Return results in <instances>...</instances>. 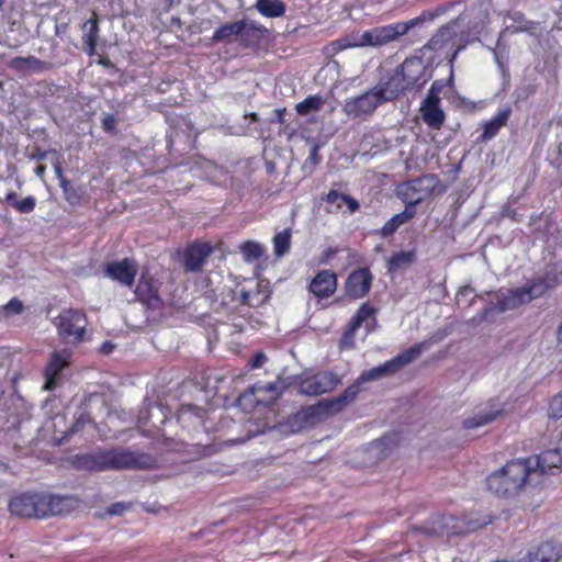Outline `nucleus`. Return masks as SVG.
<instances>
[{"mask_svg": "<svg viewBox=\"0 0 562 562\" xmlns=\"http://www.w3.org/2000/svg\"><path fill=\"white\" fill-rule=\"evenodd\" d=\"M423 19L415 18L406 22H396L389 25L375 26L362 33L351 34L347 37L334 42L336 50H342L352 47H378L390 42L396 41L408 31L418 25Z\"/></svg>", "mask_w": 562, "mask_h": 562, "instance_id": "obj_4", "label": "nucleus"}, {"mask_svg": "<svg viewBox=\"0 0 562 562\" xmlns=\"http://www.w3.org/2000/svg\"><path fill=\"white\" fill-rule=\"evenodd\" d=\"M213 252V247L206 241H194L190 244L183 252V268L186 271L198 272L200 271L206 259Z\"/></svg>", "mask_w": 562, "mask_h": 562, "instance_id": "obj_14", "label": "nucleus"}, {"mask_svg": "<svg viewBox=\"0 0 562 562\" xmlns=\"http://www.w3.org/2000/svg\"><path fill=\"white\" fill-rule=\"evenodd\" d=\"M396 100L386 82H379L363 93L346 99L342 111L351 119L367 120L379 106Z\"/></svg>", "mask_w": 562, "mask_h": 562, "instance_id": "obj_5", "label": "nucleus"}, {"mask_svg": "<svg viewBox=\"0 0 562 562\" xmlns=\"http://www.w3.org/2000/svg\"><path fill=\"white\" fill-rule=\"evenodd\" d=\"M5 0H0V8L4 4Z\"/></svg>", "mask_w": 562, "mask_h": 562, "instance_id": "obj_62", "label": "nucleus"}, {"mask_svg": "<svg viewBox=\"0 0 562 562\" xmlns=\"http://www.w3.org/2000/svg\"><path fill=\"white\" fill-rule=\"evenodd\" d=\"M269 297V292L261 289L258 283L252 288L241 289L240 291V303L249 307H259L263 305Z\"/></svg>", "mask_w": 562, "mask_h": 562, "instance_id": "obj_28", "label": "nucleus"}, {"mask_svg": "<svg viewBox=\"0 0 562 562\" xmlns=\"http://www.w3.org/2000/svg\"><path fill=\"white\" fill-rule=\"evenodd\" d=\"M562 467V453L559 449H548L542 451L532 460V468L537 469L535 476L547 473H553Z\"/></svg>", "mask_w": 562, "mask_h": 562, "instance_id": "obj_20", "label": "nucleus"}, {"mask_svg": "<svg viewBox=\"0 0 562 562\" xmlns=\"http://www.w3.org/2000/svg\"><path fill=\"white\" fill-rule=\"evenodd\" d=\"M324 200L328 204L337 203V207L338 209L341 207V204L338 203V201H341V202L347 204L348 210H349L350 213H355V212L359 211V209H360V203L355 198H352V196H350L348 194H345V193H340V192H338L337 190H334V189L328 191V193L326 194Z\"/></svg>", "mask_w": 562, "mask_h": 562, "instance_id": "obj_36", "label": "nucleus"}, {"mask_svg": "<svg viewBox=\"0 0 562 562\" xmlns=\"http://www.w3.org/2000/svg\"><path fill=\"white\" fill-rule=\"evenodd\" d=\"M85 25L89 26L88 32L85 33L82 37V42L86 46V53L89 56H94L97 53V43L99 38V21L97 14L93 13V16L89 19Z\"/></svg>", "mask_w": 562, "mask_h": 562, "instance_id": "obj_30", "label": "nucleus"}, {"mask_svg": "<svg viewBox=\"0 0 562 562\" xmlns=\"http://www.w3.org/2000/svg\"><path fill=\"white\" fill-rule=\"evenodd\" d=\"M416 260L415 250H401L394 252L387 260L389 271H398L411 266Z\"/></svg>", "mask_w": 562, "mask_h": 562, "instance_id": "obj_33", "label": "nucleus"}, {"mask_svg": "<svg viewBox=\"0 0 562 562\" xmlns=\"http://www.w3.org/2000/svg\"><path fill=\"white\" fill-rule=\"evenodd\" d=\"M91 423V418L88 414H81L72 424V426L69 429L70 434L78 432L83 429V427Z\"/></svg>", "mask_w": 562, "mask_h": 562, "instance_id": "obj_47", "label": "nucleus"}, {"mask_svg": "<svg viewBox=\"0 0 562 562\" xmlns=\"http://www.w3.org/2000/svg\"><path fill=\"white\" fill-rule=\"evenodd\" d=\"M267 362V356L263 352H257L248 362L251 369L261 368Z\"/></svg>", "mask_w": 562, "mask_h": 562, "instance_id": "obj_49", "label": "nucleus"}, {"mask_svg": "<svg viewBox=\"0 0 562 562\" xmlns=\"http://www.w3.org/2000/svg\"><path fill=\"white\" fill-rule=\"evenodd\" d=\"M116 121L113 115H106L102 120V127L105 132L113 131L115 128Z\"/></svg>", "mask_w": 562, "mask_h": 562, "instance_id": "obj_52", "label": "nucleus"}, {"mask_svg": "<svg viewBox=\"0 0 562 562\" xmlns=\"http://www.w3.org/2000/svg\"><path fill=\"white\" fill-rule=\"evenodd\" d=\"M530 302V296L526 295V291L521 288L512 289L502 293L495 304L498 312L515 310L520 305Z\"/></svg>", "mask_w": 562, "mask_h": 562, "instance_id": "obj_24", "label": "nucleus"}, {"mask_svg": "<svg viewBox=\"0 0 562 562\" xmlns=\"http://www.w3.org/2000/svg\"><path fill=\"white\" fill-rule=\"evenodd\" d=\"M512 114V109L509 106H506L505 109L501 110L494 117H492L490 121L485 122L483 125V133L479 137L480 142H487L492 138H494L502 127H504Z\"/></svg>", "mask_w": 562, "mask_h": 562, "instance_id": "obj_26", "label": "nucleus"}, {"mask_svg": "<svg viewBox=\"0 0 562 562\" xmlns=\"http://www.w3.org/2000/svg\"><path fill=\"white\" fill-rule=\"evenodd\" d=\"M357 331L349 333V324L347 325V328L345 329L342 337H341V344L347 345L349 347H352L355 344V336Z\"/></svg>", "mask_w": 562, "mask_h": 562, "instance_id": "obj_50", "label": "nucleus"}, {"mask_svg": "<svg viewBox=\"0 0 562 562\" xmlns=\"http://www.w3.org/2000/svg\"><path fill=\"white\" fill-rule=\"evenodd\" d=\"M424 346L425 342L415 344L414 346L407 348L403 352L396 355L391 360H387L378 367L363 371L357 378V381L361 385L362 383L366 382L375 381L384 376L393 375L402 368L416 360L422 355Z\"/></svg>", "mask_w": 562, "mask_h": 562, "instance_id": "obj_7", "label": "nucleus"}, {"mask_svg": "<svg viewBox=\"0 0 562 562\" xmlns=\"http://www.w3.org/2000/svg\"><path fill=\"white\" fill-rule=\"evenodd\" d=\"M236 404L246 412H250L259 406L252 385L237 397Z\"/></svg>", "mask_w": 562, "mask_h": 562, "instance_id": "obj_40", "label": "nucleus"}, {"mask_svg": "<svg viewBox=\"0 0 562 562\" xmlns=\"http://www.w3.org/2000/svg\"><path fill=\"white\" fill-rule=\"evenodd\" d=\"M276 116L278 123H284L285 117V109H278L276 110Z\"/></svg>", "mask_w": 562, "mask_h": 562, "instance_id": "obj_56", "label": "nucleus"}, {"mask_svg": "<svg viewBox=\"0 0 562 562\" xmlns=\"http://www.w3.org/2000/svg\"><path fill=\"white\" fill-rule=\"evenodd\" d=\"M450 40L449 32L440 31L435 34L426 44V47L431 50H441L443 49Z\"/></svg>", "mask_w": 562, "mask_h": 562, "instance_id": "obj_42", "label": "nucleus"}, {"mask_svg": "<svg viewBox=\"0 0 562 562\" xmlns=\"http://www.w3.org/2000/svg\"><path fill=\"white\" fill-rule=\"evenodd\" d=\"M3 310L8 314H20L23 312L24 305L19 299L13 297L5 305H3Z\"/></svg>", "mask_w": 562, "mask_h": 562, "instance_id": "obj_46", "label": "nucleus"}, {"mask_svg": "<svg viewBox=\"0 0 562 562\" xmlns=\"http://www.w3.org/2000/svg\"><path fill=\"white\" fill-rule=\"evenodd\" d=\"M326 99L321 94H311L295 105L299 115L305 116L311 112H318L325 105Z\"/></svg>", "mask_w": 562, "mask_h": 562, "instance_id": "obj_34", "label": "nucleus"}, {"mask_svg": "<svg viewBox=\"0 0 562 562\" xmlns=\"http://www.w3.org/2000/svg\"><path fill=\"white\" fill-rule=\"evenodd\" d=\"M4 202L22 214L33 212L36 206V199L34 196L29 195L23 200H18V194L13 191L7 193Z\"/></svg>", "mask_w": 562, "mask_h": 562, "instance_id": "obj_35", "label": "nucleus"}, {"mask_svg": "<svg viewBox=\"0 0 562 562\" xmlns=\"http://www.w3.org/2000/svg\"><path fill=\"white\" fill-rule=\"evenodd\" d=\"M137 272V263L132 258L110 261L104 266L105 276L126 288L134 286Z\"/></svg>", "mask_w": 562, "mask_h": 562, "instance_id": "obj_11", "label": "nucleus"}, {"mask_svg": "<svg viewBox=\"0 0 562 562\" xmlns=\"http://www.w3.org/2000/svg\"><path fill=\"white\" fill-rule=\"evenodd\" d=\"M496 562H507V561H496Z\"/></svg>", "mask_w": 562, "mask_h": 562, "instance_id": "obj_63", "label": "nucleus"}, {"mask_svg": "<svg viewBox=\"0 0 562 562\" xmlns=\"http://www.w3.org/2000/svg\"><path fill=\"white\" fill-rule=\"evenodd\" d=\"M338 286V276L333 270H319L308 284V291L318 301L333 296Z\"/></svg>", "mask_w": 562, "mask_h": 562, "instance_id": "obj_13", "label": "nucleus"}, {"mask_svg": "<svg viewBox=\"0 0 562 562\" xmlns=\"http://www.w3.org/2000/svg\"><path fill=\"white\" fill-rule=\"evenodd\" d=\"M244 30V19L225 23L217 27L212 36L214 43L229 44L239 40V35Z\"/></svg>", "mask_w": 562, "mask_h": 562, "instance_id": "obj_27", "label": "nucleus"}, {"mask_svg": "<svg viewBox=\"0 0 562 562\" xmlns=\"http://www.w3.org/2000/svg\"><path fill=\"white\" fill-rule=\"evenodd\" d=\"M44 172H45V166L40 165V166H37V167H36V173H37V175H40V176H41V175H43Z\"/></svg>", "mask_w": 562, "mask_h": 562, "instance_id": "obj_58", "label": "nucleus"}, {"mask_svg": "<svg viewBox=\"0 0 562 562\" xmlns=\"http://www.w3.org/2000/svg\"><path fill=\"white\" fill-rule=\"evenodd\" d=\"M548 415L551 418L562 417V394L552 397L548 407Z\"/></svg>", "mask_w": 562, "mask_h": 562, "instance_id": "obj_45", "label": "nucleus"}, {"mask_svg": "<svg viewBox=\"0 0 562 562\" xmlns=\"http://www.w3.org/2000/svg\"><path fill=\"white\" fill-rule=\"evenodd\" d=\"M536 472L531 458L510 460L486 477V486L497 497L513 498L525 491Z\"/></svg>", "mask_w": 562, "mask_h": 562, "instance_id": "obj_3", "label": "nucleus"}, {"mask_svg": "<svg viewBox=\"0 0 562 562\" xmlns=\"http://www.w3.org/2000/svg\"><path fill=\"white\" fill-rule=\"evenodd\" d=\"M562 558L561 548L553 541H544L518 562H558Z\"/></svg>", "mask_w": 562, "mask_h": 562, "instance_id": "obj_17", "label": "nucleus"}, {"mask_svg": "<svg viewBox=\"0 0 562 562\" xmlns=\"http://www.w3.org/2000/svg\"><path fill=\"white\" fill-rule=\"evenodd\" d=\"M423 121L432 130H440L445 123L446 114L440 104H422Z\"/></svg>", "mask_w": 562, "mask_h": 562, "instance_id": "obj_29", "label": "nucleus"}, {"mask_svg": "<svg viewBox=\"0 0 562 562\" xmlns=\"http://www.w3.org/2000/svg\"><path fill=\"white\" fill-rule=\"evenodd\" d=\"M498 414L499 413L476 415L474 417L465 419L463 422V427L465 429H472V428H476V427L486 425V424L491 423L492 420H494Z\"/></svg>", "mask_w": 562, "mask_h": 562, "instance_id": "obj_41", "label": "nucleus"}, {"mask_svg": "<svg viewBox=\"0 0 562 562\" xmlns=\"http://www.w3.org/2000/svg\"><path fill=\"white\" fill-rule=\"evenodd\" d=\"M273 252L277 257H282L289 252L291 247V231L289 228L279 232L273 237Z\"/></svg>", "mask_w": 562, "mask_h": 562, "instance_id": "obj_39", "label": "nucleus"}, {"mask_svg": "<svg viewBox=\"0 0 562 562\" xmlns=\"http://www.w3.org/2000/svg\"><path fill=\"white\" fill-rule=\"evenodd\" d=\"M337 254V249L333 248V247H328L326 250H324L323 255H322V258H321V263H328L330 261V259Z\"/></svg>", "mask_w": 562, "mask_h": 562, "instance_id": "obj_53", "label": "nucleus"}, {"mask_svg": "<svg viewBox=\"0 0 562 562\" xmlns=\"http://www.w3.org/2000/svg\"><path fill=\"white\" fill-rule=\"evenodd\" d=\"M241 250L246 257L252 259H259L263 252L261 246L255 241H246L241 246Z\"/></svg>", "mask_w": 562, "mask_h": 562, "instance_id": "obj_44", "label": "nucleus"}, {"mask_svg": "<svg viewBox=\"0 0 562 562\" xmlns=\"http://www.w3.org/2000/svg\"><path fill=\"white\" fill-rule=\"evenodd\" d=\"M111 348H112V346H111V345H109V344H104V345L102 346V350H103L104 352H110Z\"/></svg>", "mask_w": 562, "mask_h": 562, "instance_id": "obj_59", "label": "nucleus"}, {"mask_svg": "<svg viewBox=\"0 0 562 562\" xmlns=\"http://www.w3.org/2000/svg\"><path fill=\"white\" fill-rule=\"evenodd\" d=\"M54 169H55V175L59 181V187H60L61 180H68V179L64 176V171H63V168L60 165H56Z\"/></svg>", "mask_w": 562, "mask_h": 562, "instance_id": "obj_54", "label": "nucleus"}, {"mask_svg": "<svg viewBox=\"0 0 562 562\" xmlns=\"http://www.w3.org/2000/svg\"><path fill=\"white\" fill-rule=\"evenodd\" d=\"M65 200L71 205H80L85 198V190L81 187H75L69 180H61L60 186Z\"/></svg>", "mask_w": 562, "mask_h": 562, "instance_id": "obj_38", "label": "nucleus"}, {"mask_svg": "<svg viewBox=\"0 0 562 562\" xmlns=\"http://www.w3.org/2000/svg\"><path fill=\"white\" fill-rule=\"evenodd\" d=\"M558 339L562 341V325L558 329Z\"/></svg>", "mask_w": 562, "mask_h": 562, "instance_id": "obj_60", "label": "nucleus"}, {"mask_svg": "<svg viewBox=\"0 0 562 562\" xmlns=\"http://www.w3.org/2000/svg\"><path fill=\"white\" fill-rule=\"evenodd\" d=\"M327 412L325 403H321L317 406H308L301 409L296 414V419L305 426H314L323 419L324 414Z\"/></svg>", "mask_w": 562, "mask_h": 562, "instance_id": "obj_31", "label": "nucleus"}, {"mask_svg": "<svg viewBox=\"0 0 562 562\" xmlns=\"http://www.w3.org/2000/svg\"><path fill=\"white\" fill-rule=\"evenodd\" d=\"M8 66L16 72H42L50 68L49 63L41 60L35 56L13 57Z\"/></svg>", "mask_w": 562, "mask_h": 562, "instance_id": "obj_25", "label": "nucleus"}, {"mask_svg": "<svg viewBox=\"0 0 562 562\" xmlns=\"http://www.w3.org/2000/svg\"><path fill=\"white\" fill-rule=\"evenodd\" d=\"M464 46H458L450 55L449 63L452 65Z\"/></svg>", "mask_w": 562, "mask_h": 562, "instance_id": "obj_57", "label": "nucleus"}, {"mask_svg": "<svg viewBox=\"0 0 562 562\" xmlns=\"http://www.w3.org/2000/svg\"><path fill=\"white\" fill-rule=\"evenodd\" d=\"M79 499L71 495L23 492L11 497L9 510L20 518H45L66 515L76 509Z\"/></svg>", "mask_w": 562, "mask_h": 562, "instance_id": "obj_2", "label": "nucleus"}, {"mask_svg": "<svg viewBox=\"0 0 562 562\" xmlns=\"http://www.w3.org/2000/svg\"><path fill=\"white\" fill-rule=\"evenodd\" d=\"M430 79L428 68L420 57H407L389 78L387 87H391L396 99L408 90H420Z\"/></svg>", "mask_w": 562, "mask_h": 562, "instance_id": "obj_6", "label": "nucleus"}, {"mask_svg": "<svg viewBox=\"0 0 562 562\" xmlns=\"http://www.w3.org/2000/svg\"><path fill=\"white\" fill-rule=\"evenodd\" d=\"M372 281L373 274L369 268L364 267L352 270L345 281V296L352 301L363 299L370 292Z\"/></svg>", "mask_w": 562, "mask_h": 562, "instance_id": "obj_10", "label": "nucleus"}, {"mask_svg": "<svg viewBox=\"0 0 562 562\" xmlns=\"http://www.w3.org/2000/svg\"><path fill=\"white\" fill-rule=\"evenodd\" d=\"M268 33L269 30L266 26L257 24L252 20L244 19V30L238 40L239 46L251 49L259 48Z\"/></svg>", "mask_w": 562, "mask_h": 562, "instance_id": "obj_16", "label": "nucleus"}, {"mask_svg": "<svg viewBox=\"0 0 562 562\" xmlns=\"http://www.w3.org/2000/svg\"><path fill=\"white\" fill-rule=\"evenodd\" d=\"M442 88H443L442 83L440 81L436 80L431 83L429 90L440 95Z\"/></svg>", "mask_w": 562, "mask_h": 562, "instance_id": "obj_55", "label": "nucleus"}, {"mask_svg": "<svg viewBox=\"0 0 562 562\" xmlns=\"http://www.w3.org/2000/svg\"><path fill=\"white\" fill-rule=\"evenodd\" d=\"M53 323L63 340L72 344L83 341L88 325L87 315L83 311L77 308L64 310Z\"/></svg>", "mask_w": 562, "mask_h": 562, "instance_id": "obj_8", "label": "nucleus"}, {"mask_svg": "<svg viewBox=\"0 0 562 562\" xmlns=\"http://www.w3.org/2000/svg\"><path fill=\"white\" fill-rule=\"evenodd\" d=\"M321 147H322L321 144L315 143L312 146L310 155H308V157L306 158V160L304 162V167L308 168L311 171H314L316 169V167L322 161V155L319 153L321 151Z\"/></svg>", "mask_w": 562, "mask_h": 562, "instance_id": "obj_43", "label": "nucleus"}, {"mask_svg": "<svg viewBox=\"0 0 562 562\" xmlns=\"http://www.w3.org/2000/svg\"><path fill=\"white\" fill-rule=\"evenodd\" d=\"M422 104H440V95L428 90L426 98L424 99Z\"/></svg>", "mask_w": 562, "mask_h": 562, "instance_id": "obj_51", "label": "nucleus"}, {"mask_svg": "<svg viewBox=\"0 0 562 562\" xmlns=\"http://www.w3.org/2000/svg\"><path fill=\"white\" fill-rule=\"evenodd\" d=\"M68 462L74 470L90 473L154 470L158 467V461L154 456L124 448H97L88 452L74 454Z\"/></svg>", "mask_w": 562, "mask_h": 562, "instance_id": "obj_1", "label": "nucleus"}, {"mask_svg": "<svg viewBox=\"0 0 562 562\" xmlns=\"http://www.w3.org/2000/svg\"><path fill=\"white\" fill-rule=\"evenodd\" d=\"M72 351L61 349L50 353L48 361L44 368V385L43 390L54 391L60 383L63 371L71 363Z\"/></svg>", "mask_w": 562, "mask_h": 562, "instance_id": "obj_9", "label": "nucleus"}, {"mask_svg": "<svg viewBox=\"0 0 562 562\" xmlns=\"http://www.w3.org/2000/svg\"><path fill=\"white\" fill-rule=\"evenodd\" d=\"M128 505L125 504V503H121V502H117V503H113L111 504L106 512L110 516H121L124 514V512H126L128 509Z\"/></svg>", "mask_w": 562, "mask_h": 562, "instance_id": "obj_48", "label": "nucleus"}, {"mask_svg": "<svg viewBox=\"0 0 562 562\" xmlns=\"http://www.w3.org/2000/svg\"><path fill=\"white\" fill-rule=\"evenodd\" d=\"M108 63H109V60H108V59H103V58H101V59L99 60V64L104 65V66H105V65H108Z\"/></svg>", "mask_w": 562, "mask_h": 562, "instance_id": "obj_61", "label": "nucleus"}, {"mask_svg": "<svg viewBox=\"0 0 562 562\" xmlns=\"http://www.w3.org/2000/svg\"><path fill=\"white\" fill-rule=\"evenodd\" d=\"M339 379L331 372H321L303 379L300 383V392L310 396H317L333 391Z\"/></svg>", "mask_w": 562, "mask_h": 562, "instance_id": "obj_12", "label": "nucleus"}, {"mask_svg": "<svg viewBox=\"0 0 562 562\" xmlns=\"http://www.w3.org/2000/svg\"><path fill=\"white\" fill-rule=\"evenodd\" d=\"M416 215L414 203H409L401 213L393 215L381 228L375 229L373 234L381 238H389L394 235L397 229L408 223Z\"/></svg>", "mask_w": 562, "mask_h": 562, "instance_id": "obj_21", "label": "nucleus"}, {"mask_svg": "<svg viewBox=\"0 0 562 562\" xmlns=\"http://www.w3.org/2000/svg\"><path fill=\"white\" fill-rule=\"evenodd\" d=\"M259 406H272L283 394L286 385L281 379L273 382H257L252 385Z\"/></svg>", "mask_w": 562, "mask_h": 562, "instance_id": "obj_15", "label": "nucleus"}, {"mask_svg": "<svg viewBox=\"0 0 562 562\" xmlns=\"http://www.w3.org/2000/svg\"><path fill=\"white\" fill-rule=\"evenodd\" d=\"M159 285L157 280L149 273V271H142L136 283L134 293L137 299L145 304H150L153 301L159 300Z\"/></svg>", "mask_w": 562, "mask_h": 562, "instance_id": "obj_19", "label": "nucleus"}, {"mask_svg": "<svg viewBox=\"0 0 562 562\" xmlns=\"http://www.w3.org/2000/svg\"><path fill=\"white\" fill-rule=\"evenodd\" d=\"M375 314V308L368 302L361 304L349 322V333L357 331L362 324Z\"/></svg>", "mask_w": 562, "mask_h": 562, "instance_id": "obj_37", "label": "nucleus"}, {"mask_svg": "<svg viewBox=\"0 0 562 562\" xmlns=\"http://www.w3.org/2000/svg\"><path fill=\"white\" fill-rule=\"evenodd\" d=\"M361 392V385L356 380L350 384L341 394L325 402L326 409L328 413L337 414L346 408L349 404L355 402L359 393Z\"/></svg>", "mask_w": 562, "mask_h": 562, "instance_id": "obj_22", "label": "nucleus"}, {"mask_svg": "<svg viewBox=\"0 0 562 562\" xmlns=\"http://www.w3.org/2000/svg\"><path fill=\"white\" fill-rule=\"evenodd\" d=\"M429 526L419 527L418 530L429 536H451L461 532V528L450 522H457L454 516L437 515L431 518Z\"/></svg>", "mask_w": 562, "mask_h": 562, "instance_id": "obj_18", "label": "nucleus"}, {"mask_svg": "<svg viewBox=\"0 0 562 562\" xmlns=\"http://www.w3.org/2000/svg\"><path fill=\"white\" fill-rule=\"evenodd\" d=\"M255 7L266 18H280L286 10L281 0H257Z\"/></svg>", "mask_w": 562, "mask_h": 562, "instance_id": "obj_32", "label": "nucleus"}, {"mask_svg": "<svg viewBox=\"0 0 562 562\" xmlns=\"http://www.w3.org/2000/svg\"><path fill=\"white\" fill-rule=\"evenodd\" d=\"M559 284L557 273H547L544 277L535 278L530 283L522 286L526 291V295L530 296V301L536 297L542 296L549 290L555 288Z\"/></svg>", "mask_w": 562, "mask_h": 562, "instance_id": "obj_23", "label": "nucleus"}]
</instances>
